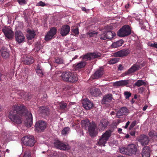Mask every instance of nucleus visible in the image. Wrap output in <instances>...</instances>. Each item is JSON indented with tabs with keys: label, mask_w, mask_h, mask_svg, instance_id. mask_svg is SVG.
<instances>
[{
	"label": "nucleus",
	"mask_w": 157,
	"mask_h": 157,
	"mask_svg": "<svg viewBox=\"0 0 157 157\" xmlns=\"http://www.w3.org/2000/svg\"><path fill=\"white\" fill-rule=\"evenodd\" d=\"M70 131V128L67 127L64 128L62 131V134L66 135Z\"/></svg>",
	"instance_id": "37"
},
{
	"label": "nucleus",
	"mask_w": 157,
	"mask_h": 157,
	"mask_svg": "<svg viewBox=\"0 0 157 157\" xmlns=\"http://www.w3.org/2000/svg\"><path fill=\"white\" fill-rule=\"evenodd\" d=\"M2 31L6 37L9 39L12 37L13 33L9 28L5 27Z\"/></svg>",
	"instance_id": "19"
},
{
	"label": "nucleus",
	"mask_w": 157,
	"mask_h": 157,
	"mask_svg": "<svg viewBox=\"0 0 157 157\" xmlns=\"http://www.w3.org/2000/svg\"><path fill=\"white\" fill-rule=\"evenodd\" d=\"M15 37L16 41L19 43H22L25 40V36L21 31H17L15 32Z\"/></svg>",
	"instance_id": "15"
},
{
	"label": "nucleus",
	"mask_w": 157,
	"mask_h": 157,
	"mask_svg": "<svg viewBox=\"0 0 157 157\" xmlns=\"http://www.w3.org/2000/svg\"><path fill=\"white\" fill-rule=\"evenodd\" d=\"M146 83L144 81L142 80H138L134 84V86L140 87L142 86H146Z\"/></svg>",
	"instance_id": "31"
},
{
	"label": "nucleus",
	"mask_w": 157,
	"mask_h": 157,
	"mask_svg": "<svg viewBox=\"0 0 157 157\" xmlns=\"http://www.w3.org/2000/svg\"><path fill=\"white\" fill-rule=\"evenodd\" d=\"M134 98L135 99H136L137 98V95H136V94L134 96Z\"/></svg>",
	"instance_id": "64"
},
{
	"label": "nucleus",
	"mask_w": 157,
	"mask_h": 157,
	"mask_svg": "<svg viewBox=\"0 0 157 157\" xmlns=\"http://www.w3.org/2000/svg\"><path fill=\"white\" fill-rule=\"evenodd\" d=\"M148 135L153 140H157V134L156 132L153 131L151 130L148 132Z\"/></svg>",
	"instance_id": "30"
},
{
	"label": "nucleus",
	"mask_w": 157,
	"mask_h": 157,
	"mask_svg": "<svg viewBox=\"0 0 157 157\" xmlns=\"http://www.w3.org/2000/svg\"><path fill=\"white\" fill-rule=\"evenodd\" d=\"M129 136H130L129 135V134H127L126 135V136H125V137L126 138H129Z\"/></svg>",
	"instance_id": "61"
},
{
	"label": "nucleus",
	"mask_w": 157,
	"mask_h": 157,
	"mask_svg": "<svg viewBox=\"0 0 157 157\" xmlns=\"http://www.w3.org/2000/svg\"><path fill=\"white\" fill-rule=\"evenodd\" d=\"M103 73L104 72L103 68H100L95 72L92 77L94 79L99 78L102 76Z\"/></svg>",
	"instance_id": "20"
},
{
	"label": "nucleus",
	"mask_w": 157,
	"mask_h": 157,
	"mask_svg": "<svg viewBox=\"0 0 157 157\" xmlns=\"http://www.w3.org/2000/svg\"><path fill=\"white\" fill-rule=\"evenodd\" d=\"M96 128L97 126L95 122H92L90 123L88 131L89 134L91 136H94L97 135L98 132L96 130Z\"/></svg>",
	"instance_id": "8"
},
{
	"label": "nucleus",
	"mask_w": 157,
	"mask_h": 157,
	"mask_svg": "<svg viewBox=\"0 0 157 157\" xmlns=\"http://www.w3.org/2000/svg\"><path fill=\"white\" fill-rule=\"evenodd\" d=\"M136 121H134L132 122L131 124L129 127V129L130 130H131L136 125Z\"/></svg>",
	"instance_id": "46"
},
{
	"label": "nucleus",
	"mask_w": 157,
	"mask_h": 157,
	"mask_svg": "<svg viewBox=\"0 0 157 157\" xmlns=\"http://www.w3.org/2000/svg\"><path fill=\"white\" fill-rule=\"evenodd\" d=\"M70 27L67 25H65L62 26L60 29V33L62 36H65L67 35L70 31Z\"/></svg>",
	"instance_id": "14"
},
{
	"label": "nucleus",
	"mask_w": 157,
	"mask_h": 157,
	"mask_svg": "<svg viewBox=\"0 0 157 157\" xmlns=\"http://www.w3.org/2000/svg\"><path fill=\"white\" fill-rule=\"evenodd\" d=\"M60 109H61L65 110L67 109V105L66 103L61 102L59 104Z\"/></svg>",
	"instance_id": "38"
},
{
	"label": "nucleus",
	"mask_w": 157,
	"mask_h": 157,
	"mask_svg": "<svg viewBox=\"0 0 157 157\" xmlns=\"http://www.w3.org/2000/svg\"><path fill=\"white\" fill-rule=\"evenodd\" d=\"M56 29L55 27L51 28L45 36L44 39L46 41L51 40L56 33Z\"/></svg>",
	"instance_id": "10"
},
{
	"label": "nucleus",
	"mask_w": 157,
	"mask_h": 157,
	"mask_svg": "<svg viewBox=\"0 0 157 157\" xmlns=\"http://www.w3.org/2000/svg\"><path fill=\"white\" fill-rule=\"evenodd\" d=\"M123 43V40H120L116 42L113 43L112 44V46L114 48H117L121 46Z\"/></svg>",
	"instance_id": "33"
},
{
	"label": "nucleus",
	"mask_w": 157,
	"mask_h": 157,
	"mask_svg": "<svg viewBox=\"0 0 157 157\" xmlns=\"http://www.w3.org/2000/svg\"><path fill=\"white\" fill-rule=\"evenodd\" d=\"M31 155L30 152L29 151H25L23 157H30Z\"/></svg>",
	"instance_id": "45"
},
{
	"label": "nucleus",
	"mask_w": 157,
	"mask_h": 157,
	"mask_svg": "<svg viewBox=\"0 0 157 157\" xmlns=\"http://www.w3.org/2000/svg\"><path fill=\"white\" fill-rule=\"evenodd\" d=\"M78 57V56L77 55H76L73 58H72V59L71 60H70V62H71L73 60H74V59H77Z\"/></svg>",
	"instance_id": "58"
},
{
	"label": "nucleus",
	"mask_w": 157,
	"mask_h": 157,
	"mask_svg": "<svg viewBox=\"0 0 157 157\" xmlns=\"http://www.w3.org/2000/svg\"><path fill=\"white\" fill-rule=\"evenodd\" d=\"M147 107V105H145L143 108V111H145Z\"/></svg>",
	"instance_id": "57"
},
{
	"label": "nucleus",
	"mask_w": 157,
	"mask_h": 157,
	"mask_svg": "<svg viewBox=\"0 0 157 157\" xmlns=\"http://www.w3.org/2000/svg\"><path fill=\"white\" fill-rule=\"evenodd\" d=\"M138 90L139 93H142L144 90V88L143 87H140L138 88Z\"/></svg>",
	"instance_id": "51"
},
{
	"label": "nucleus",
	"mask_w": 157,
	"mask_h": 157,
	"mask_svg": "<svg viewBox=\"0 0 157 157\" xmlns=\"http://www.w3.org/2000/svg\"><path fill=\"white\" fill-rule=\"evenodd\" d=\"M107 39H111L116 36L115 33L111 31H105Z\"/></svg>",
	"instance_id": "29"
},
{
	"label": "nucleus",
	"mask_w": 157,
	"mask_h": 157,
	"mask_svg": "<svg viewBox=\"0 0 157 157\" xmlns=\"http://www.w3.org/2000/svg\"><path fill=\"white\" fill-rule=\"evenodd\" d=\"M63 60L62 59L57 58L55 59V62L59 64H61L63 63Z\"/></svg>",
	"instance_id": "44"
},
{
	"label": "nucleus",
	"mask_w": 157,
	"mask_h": 157,
	"mask_svg": "<svg viewBox=\"0 0 157 157\" xmlns=\"http://www.w3.org/2000/svg\"><path fill=\"white\" fill-rule=\"evenodd\" d=\"M119 59L117 58H114L111 59L109 61V64H114L119 61Z\"/></svg>",
	"instance_id": "39"
},
{
	"label": "nucleus",
	"mask_w": 157,
	"mask_h": 157,
	"mask_svg": "<svg viewBox=\"0 0 157 157\" xmlns=\"http://www.w3.org/2000/svg\"><path fill=\"white\" fill-rule=\"evenodd\" d=\"M29 115L28 117H26V120L25 121V125L28 127H30L33 124L32 116L31 113H28Z\"/></svg>",
	"instance_id": "23"
},
{
	"label": "nucleus",
	"mask_w": 157,
	"mask_h": 157,
	"mask_svg": "<svg viewBox=\"0 0 157 157\" xmlns=\"http://www.w3.org/2000/svg\"><path fill=\"white\" fill-rule=\"evenodd\" d=\"M82 10L83 11H86V9L85 7H82Z\"/></svg>",
	"instance_id": "60"
},
{
	"label": "nucleus",
	"mask_w": 157,
	"mask_h": 157,
	"mask_svg": "<svg viewBox=\"0 0 157 157\" xmlns=\"http://www.w3.org/2000/svg\"><path fill=\"white\" fill-rule=\"evenodd\" d=\"M46 124L43 121H40L36 122L35 125V130L40 132L43 131L46 128Z\"/></svg>",
	"instance_id": "7"
},
{
	"label": "nucleus",
	"mask_w": 157,
	"mask_h": 157,
	"mask_svg": "<svg viewBox=\"0 0 157 157\" xmlns=\"http://www.w3.org/2000/svg\"><path fill=\"white\" fill-rule=\"evenodd\" d=\"M25 92L24 91H22L20 93L19 95L21 96L22 98H24L25 96Z\"/></svg>",
	"instance_id": "53"
},
{
	"label": "nucleus",
	"mask_w": 157,
	"mask_h": 157,
	"mask_svg": "<svg viewBox=\"0 0 157 157\" xmlns=\"http://www.w3.org/2000/svg\"><path fill=\"white\" fill-rule=\"evenodd\" d=\"M100 38L101 40H105L107 39V37L106 34V32H104L103 33L100 34Z\"/></svg>",
	"instance_id": "40"
},
{
	"label": "nucleus",
	"mask_w": 157,
	"mask_h": 157,
	"mask_svg": "<svg viewBox=\"0 0 157 157\" xmlns=\"http://www.w3.org/2000/svg\"><path fill=\"white\" fill-rule=\"evenodd\" d=\"M108 121L105 119H103L101 120L98 125V129L100 131H103L108 125Z\"/></svg>",
	"instance_id": "18"
},
{
	"label": "nucleus",
	"mask_w": 157,
	"mask_h": 157,
	"mask_svg": "<svg viewBox=\"0 0 157 157\" xmlns=\"http://www.w3.org/2000/svg\"><path fill=\"white\" fill-rule=\"evenodd\" d=\"M54 144L55 147L61 150H68L70 148L69 146L66 145L58 140L55 142Z\"/></svg>",
	"instance_id": "9"
},
{
	"label": "nucleus",
	"mask_w": 157,
	"mask_h": 157,
	"mask_svg": "<svg viewBox=\"0 0 157 157\" xmlns=\"http://www.w3.org/2000/svg\"><path fill=\"white\" fill-rule=\"evenodd\" d=\"M24 62L25 64H29L33 63L34 62V60L30 56L29 57H26Z\"/></svg>",
	"instance_id": "34"
},
{
	"label": "nucleus",
	"mask_w": 157,
	"mask_h": 157,
	"mask_svg": "<svg viewBox=\"0 0 157 157\" xmlns=\"http://www.w3.org/2000/svg\"><path fill=\"white\" fill-rule=\"evenodd\" d=\"M129 80H122L116 82L114 83V85L117 86H124L129 83Z\"/></svg>",
	"instance_id": "25"
},
{
	"label": "nucleus",
	"mask_w": 157,
	"mask_h": 157,
	"mask_svg": "<svg viewBox=\"0 0 157 157\" xmlns=\"http://www.w3.org/2000/svg\"><path fill=\"white\" fill-rule=\"evenodd\" d=\"M111 132L110 131H107L99 138L97 144L105 146V144L111 136Z\"/></svg>",
	"instance_id": "3"
},
{
	"label": "nucleus",
	"mask_w": 157,
	"mask_h": 157,
	"mask_svg": "<svg viewBox=\"0 0 157 157\" xmlns=\"http://www.w3.org/2000/svg\"><path fill=\"white\" fill-rule=\"evenodd\" d=\"M151 152L150 148L148 146H145L144 148L142 153L143 157H150Z\"/></svg>",
	"instance_id": "22"
},
{
	"label": "nucleus",
	"mask_w": 157,
	"mask_h": 157,
	"mask_svg": "<svg viewBox=\"0 0 157 157\" xmlns=\"http://www.w3.org/2000/svg\"><path fill=\"white\" fill-rule=\"evenodd\" d=\"M86 62L84 60H82L78 63H76L73 65L75 70H78L83 68L86 65Z\"/></svg>",
	"instance_id": "21"
},
{
	"label": "nucleus",
	"mask_w": 157,
	"mask_h": 157,
	"mask_svg": "<svg viewBox=\"0 0 157 157\" xmlns=\"http://www.w3.org/2000/svg\"><path fill=\"white\" fill-rule=\"evenodd\" d=\"M130 123V122L129 121H128L126 124L125 126H124L123 127H124V128H127L128 125Z\"/></svg>",
	"instance_id": "54"
},
{
	"label": "nucleus",
	"mask_w": 157,
	"mask_h": 157,
	"mask_svg": "<svg viewBox=\"0 0 157 157\" xmlns=\"http://www.w3.org/2000/svg\"><path fill=\"white\" fill-rule=\"evenodd\" d=\"M137 140L142 146H145L148 144L150 139L147 136L142 134L138 137Z\"/></svg>",
	"instance_id": "6"
},
{
	"label": "nucleus",
	"mask_w": 157,
	"mask_h": 157,
	"mask_svg": "<svg viewBox=\"0 0 157 157\" xmlns=\"http://www.w3.org/2000/svg\"><path fill=\"white\" fill-rule=\"evenodd\" d=\"M36 71L39 75L42 76L44 75V70L39 64H38L37 65Z\"/></svg>",
	"instance_id": "28"
},
{
	"label": "nucleus",
	"mask_w": 157,
	"mask_h": 157,
	"mask_svg": "<svg viewBox=\"0 0 157 157\" xmlns=\"http://www.w3.org/2000/svg\"><path fill=\"white\" fill-rule=\"evenodd\" d=\"M28 32V34L26 36L29 40L32 39L34 37L35 34L34 30H29Z\"/></svg>",
	"instance_id": "27"
},
{
	"label": "nucleus",
	"mask_w": 157,
	"mask_h": 157,
	"mask_svg": "<svg viewBox=\"0 0 157 157\" xmlns=\"http://www.w3.org/2000/svg\"><path fill=\"white\" fill-rule=\"evenodd\" d=\"M90 93L94 96H98L101 94V92L98 88H93L90 90Z\"/></svg>",
	"instance_id": "26"
},
{
	"label": "nucleus",
	"mask_w": 157,
	"mask_h": 157,
	"mask_svg": "<svg viewBox=\"0 0 157 157\" xmlns=\"http://www.w3.org/2000/svg\"><path fill=\"white\" fill-rule=\"evenodd\" d=\"M140 68V65L139 64H135L132 66L128 71L125 72V75H130L132 73L135 72Z\"/></svg>",
	"instance_id": "11"
},
{
	"label": "nucleus",
	"mask_w": 157,
	"mask_h": 157,
	"mask_svg": "<svg viewBox=\"0 0 157 157\" xmlns=\"http://www.w3.org/2000/svg\"><path fill=\"white\" fill-rule=\"evenodd\" d=\"M90 54L91 59L99 57L101 56V54L100 53L98 52H94L92 53H91Z\"/></svg>",
	"instance_id": "35"
},
{
	"label": "nucleus",
	"mask_w": 157,
	"mask_h": 157,
	"mask_svg": "<svg viewBox=\"0 0 157 157\" xmlns=\"http://www.w3.org/2000/svg\"><path fill=\"white\" fill-rule=\"evenodd\" d=\"M131 30L129 26L128 25L123 26L118 31L117 35L119 37H123L130 35Z\"/></svg>",
	"instance_id": "4"
},
{
	"label": "nucleus",
	"mask_w": 157,
	"mask_h": 157,
	"mask_svg": "<svg viewBox=\"0 0 157 157\" xmlns=\"http://www.w3.org/2000/svg\"><path fill=\"white\" fill-rule=\"evenodd\" d=\"M21 140L23 144L26 146H33L36 142L33 136H25Z\"/></svg>",
	"instance_id": "5"
},
{
	"label": "nucleus",
	"mask_w": 157,
	"mask_h": 157,
	"mask_svg": "<svg viewBox=\"0 0 157 157\" xmlns=\"http://www.w3.org/2000/svg\"><path fill=\"white\" fill-rule=\"evenodd\" d=\"M36 6H46V4L44 2L42 1L39 2L36 5Z\"/></svg>",
	"instance_id": "49"
},
{
	"label": "nucleus",
	"mask_w": 157,
	"mask_h": 157,
	"mask_svg": "<svg viewBox=\"0 0 157 157\" xmlns=\"http://www.w3.org/2000/svg\"><path fill=\"white\" fill-rule=\"evenodd\" d=\"M149 46L151 47H154L157 48V44L155 43H151Z\"/></svg>",
	"instance_id": "52"
},
{
	"label": "nucleus",
	"mask_w": 157,
	"mask_h": 157,
	"mask_svg": "<svg viewBox=\"0 0 157 157\" xmlns=\"http://www.w3.org/2000/svg\"><path fill=\"white\" fill-rule=\"evenodd\" d=\"M26 107L24 105L19 106L14 105L12 108V110L9 112V118L12 121L17 124L21 123V117L25 113Z\"/></svg>",
	"instance_id": "1"
},
{
	"label": "nucleus",
	"mask_w": 157,
	"mask_h": 157,
	"mask_svg": "<svg viewBox=\"0 0 157 157\" xmlns=\"http://www.w3.org/2000/svg\"><path fill=\"white\" fill-rule=\"evenodd\" d=\"M73 31L75 35L78 34L79 33L78 28H76L75 29H73Z\"/></svg>",
	"instance_id": "50"
},
{
	"label": "nucleus",
	"mask_w": 157,
	"mask_h": 157,
	"mask_svg": "<svg viewBox=\"0 0 157 157\" xmlns=\"http://www.w3.org/2000/svg\"><path fill=\"white\" fill-rule=\"evenodd\" d=\"M82 104L83 107L86 110H90L93 106V103L87 99L84 100Z\"/></svg>",
	"instance_id": "17"
},
{
	"label": "nucleus",
	"mask_w": 157,
	"mask_h": 157,
	"mask_svg": "<svg viewBox=\"0 0 157 157\" xmlns=\"http://www.w3.org/2000/svg\"><path fill=\"white\" fill-rule=\"evenodd\" d=\"M128 110L127 108L123 107L120 109L116 113V116L118 118H120L123 115H127L128 114Z\"/></svg>",
	"instance_id": "16"
},
{
	"label": "nucleus",
	"mask_w": 157,
	"mask_h": 157,
	"mask_svg": "<svg viewBox=\"0 0 157 157\" xmlns=\"http://www.w3.org/2000/svg\"><path fill=\"white\" fill-rule=\"evenodd\" d=\"M120 151L122 154H124L127 155V151L126 149L124 147H120Z\"/></svg>",
	"instance_id": "42"
},
{
	"label": "nucleus",
	"mask_w": 157,
	"mask_h": 157,
	"mask_svg": "<svg viewBox=\"0 0 157 157\" xmlns=\"http://www.w3.org/2000/svg\"><path fill=\"white\" fill-rule=\"evenodd\" d=\"M39 109L41 111V113L46 115H48L49 113L48 108L45 106H42L40 107Z\"/></svg>",
	"instance_id": "32"
},
{
	"label": "nucleus",
	"mask_w": 157,
	"mask_h": 157,
	"mask_svg": "<svg viewBox=\"0 0 157 157\" xmlns=\"http://www.w3.org/2000/svg\"><path fill=\"white\" fill-rule=\"evenodd\" d=\"M130 52V50L128 48H125L115 53V55L119 57L127 56Z\"/></svg>",
	"instance_id": "12"
},
{
	"label": "nucleus",
	"mask_w": 157,
	"mask_h": 157,
	"mask_svg": "<svg viewBox=\"0 0 157 157\" xmlns=\"http://www.w3.org/2000/svg\"><path fill=\"white\" fill-rule=\"evenodd\" d=\"M136 132L135 130L132 131L130 132V134L132 136H134L135 135Z\"/></svg>",
	"instance_id": "55"
},
{
	"label": "nucleus",
	"mask_w": 157,
	"mask_h": 157,
	"mask_svg": "<svg viewBox=\"0 0 157 157\" xmlns=\"http://www.w3.org/2000/svg\"><path fill=\"white\" fill-rule=\"evenodd\" d=\"M82 57L83 59V60H84L85 61L88 60H90L92 59L90 53H88L87 54L82 56Z\"/></svg>",
	"instance_id": "36"
},
{
	"label": "nucleus",
	"mask_w": 157,
	"mask_h": 157,
	"mask_svg": "<svg viewBox=\"0 0 157 157\" xmlns=\"http://www.w3.org/2000/svg\"><path fill=\"white\" fill-rule=\"evenodd\" d=\"M118 68L119 70L121 71L124 70V67L121 65H119Z\"/></svg>",
	"instance_id": "56"
},
{
	"label": "nucleus",
	"mask_w": 157,
	"mask_h": 157,
	"mask_svg": "<svg viewBox=\"0 0 157 157\" xmlns=\"http://www.w3.org/2000/svg\"><path fill=\"white\" fill-rule=\"evenodd\" d=\"M127 155H130L134 154L137 151V148L136 146L133 144L129 145L126 148Z\"/></svg>",
	"instance_id": "13"
},
{
	"label": "nucleus",
	"mask_w": 157,
	"mask_h": 157,
	"mask_svg": "<svg viewBox=\"0 0 157 157\" xmlns=\"http://www.w3.org/2000/svg\"><path fill=\"white\" fill-rule=\"evenodd\" d=\"M129 4H127L125 6V8L126 9L128 8H129Z\"/></svg>",
	"instance_id": "62"
},
{
	"label": "nucleus",
	"mask_w": 157,
	"mask_h": 157,
	"mask_svg": "<svg viewBox=\"0 0 157 157\" xmlns=\"http://www.w3.org/2000/svg\"><path fill=\"white\" fill-rule=\"evenodd\" d=\"M2 57L4 58H7L9 56L10 51L6 48H2L1 51Z\"/></svg>",
	"instance_id": "24"
},
{
	"label": "nucleus",
	"mask_w": 157,
	"mask_h": 157,
	"mask_svg": "<svg viewBox=\"0 0 157 157\" xmlns=\"http://www.w3.org/2000/svg\"><path fill=\"white\" fill-rule=\"evenodd\" d=\"M97 32H92L88 33L87 34L89 35L90 37H92L94 36L95 35H97Z\"/></svg>",
	"instance_id": "47"
},
{
	"label": "nucleus",
	"mask_w": 157,
	"mask_h": 157,
	"mask_svg": "<svg viewBox=\"0 0 157 157\" xmlns=\"http://www.w3.org/2000/svg\"><path fill=\"white\" fill-rule=\"evenodd\" d=\"M132 94L129 92L127 91H125L124 93V95L125 96V98L126 99L129 98L131 96Z\"/></svg>",
	"instance_id": "43"
},
{
	"label": "nucleus",
	"mask_w": 157,
	"mask_h": 157,
	"mask_svg": "<svg viewBox=\"0 0 157 157\" xmlns=\"http://www.w3.org/2000/svg\"><path fill=\"white\" fill-rule=\"evenodd\" d=\"M17 2L21 5H23L26 4V2L25 0H17Z\"/></svg>",
	"instance_id": "48"
},
{
	"label": "nucleus",
	"mask_w": 157,
	"mask_h": 157,
	"mask_svg": "<svg viewBox=\"0 0 157 157\" xmlns=\"http://www.w3.org/2000/svg\"><path fill=\"white\" fill-rule=\"evenodd\" d=\"M103 98L105 101H107V100H111L112 99V95L111 94H109L106 95Z\"/></svg>",
	"instance_id": "41"
},
{
	"label": "nucleus",
	"mask_w": 157,
	"mask_h": 157,
	"mask_svg": "<svg viewBox=\"0 0 157 157\" xmlns=\"http://www.w3.org/2000/svg\"><path fill=\"white\" fill-rule=\"evenodd\" d=\"M122 131V129L121 128H119L118 129V132L119 133H121V132Z\"/></svg>",
	"instance_id": "59"
},
{
	"label": "nucleus",
	"mask_w": 157,
	"mask_h": 157,
	"mask_svg": "<svg viewBox=\"0 0 157 157\" xmlns=\"http://www.w3.org/2000/svg\"><path fill=\"white\" fill-rule=\"evenodd\" d=\"M115 114V113L113 111H112L110 113V114L111 115H114Z\"/></svg>",
	"instance_id": "63"
},
{
	"label": "nucleus",
	"mask_w": 157,
	"mask_h": 157,
	"mask_svg": "<svg viewBox=\"0 0 157 157\" xmlns=\"http://www.w3.org/2000/svg\"><path fill=\"white\" fill-rule=\"evenodd\" d=\"M60 77L64 81L71 83L75 82L78 79V76L76 74L69 71L63 72L60 76Z\"/></svg>",
	"instance_id": "2"
}]
</instances>
